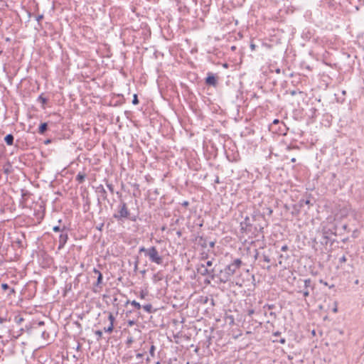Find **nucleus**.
Listing matches in <instances>:
<instances>
[{"instance_id": "obj_1", "label": "nucleus", "mask_w": 364, "mask_h": 364, "mask_svg": "<svg viewBox=\"0 0 364 364\" xmlns=\"http://www.w3.org/2000/svg\"><path fill=\"white\" fill-rule=\"evenodd\" d=\"M242 261L240 259H236L228 265L223 270H220L219 274V279L222 283H226L228 282L231 277L236 272V271L240 267Z\"/></svg>"}, {"instance_id": "obj_2", "label": "nucleus", "mask_w": 364, "mask_h": 364, "mask_svg": "<svg viewBox=\"0 0 364 364\" xmlns=\"http://www.w3.org/2000/svg\"><path fill=\"white\" fill-rule=\"evenodd\" d=\"M139 252H144V255L147 257L151 262L156 264H161L163 262V257L161 256L156 247L151 246L149 248L141 247Z\"/></svg>"}, {"instance_id": "obj_3", "label": "nucleus", "mask_w": 364, "mask_h": 364, "mask_svg": "<svg viewBox=\"0 0 364 364\" xmlns=\"http://www.w3.org/2000/svg\"><path fill=\"white\" fill-rule=\"evenodd\" d=\"M130 213L126 203L121 202L117 207V211L113 215V217L118 221L129 218L132 221H136V217H129Z\"/></svg>"}, {"instance_id": "obj_4", "label": "nucleus", "mask_w": 364, "mask_h": 364, "mask_svg": "<svg viewBox=\"0 0 364 364\" xmlns=\"http://www.w3.org/2000/svg\"><path fill=\"white\" fill-rule=\"evenodd\" d=\"M197 272L198 274L203 276L209 275L213 279L215 278V269L206 267L204 263H201L198 266Z\"/></svg>"}, {"instance_id": "obj_5", "label": "nucleus", "mask_w": 364, "mask_h": 364, "mask_svg": "<svg viewBox=\"0 0 364 364\" xmlns=\"http://www.w3.org/2000/svg\"><path fill=\"white\" fill-rule=\"evenodd\" d=\"M304 289L302 291H299L298 293L302 294L303 296L305 298H306L310 294L309 289L314 290L315 289V284L312 282L311 279H304Z\"/></svg>"}, {"instance_id": "obj_6", "label": "nucleus", "mask_w": 364, "mask_h": 364, "mask_svg": "<svg viewBox=\"0 0 364 364\" xmlns=\"http://www.w3.org/2000/svg\"><path fill=\"white\" fill-rule=\"evenodd\" d=\"M240 229L242 232H252V225L250 223V219L249 217H245L244 220L240 223Z\"/></svg>"}, {"instance_id": "obj_7", "label": "nucleus", "mask_w": 364, "mask_h": 364, "mask_svg": "<svg viewBox=\"0 0 364 364\" xmlns=\"http://www.w3.org/2000/svg\"><path fill=\"white\" fill-rule=\"evenodd\" d=\"M68 238V236L67 230L64 227L63 229L62 230L61 234L59 236L58 247V250L62 249L65 246V245L67 242Z\"/></svg>"}, {"instance_id": "obj_8", "label": "nucleus", "mask_w": 364, "mask_h": 364, "mask_svg": "<svg viewBox=\"0 0 364 364\" xmlns=\"http://www.w3.org/2000/svg\"><path fill=\"white\" fill-rule=\"evenodd\" d=\"M108 319L109 321V325L107 327L104 328V331L106 333H111L113 331L114 328V322L115 321V317L112 313L109 314Z\"/></svg>"}, {"instance_id": "obj_9", "label": "nucleus", "mask_w": 364, "mask_h": 364, "mask_svg": "<svg viewBox=\"0 0 364 364\" xmlns=\"http://www.w3.org/2000/svg\"><path fill=\"white\" fill-rule=\"evenodd\" d=\"M205 83L208 85L215 87L218 83L216 77L211 73H208V76L205 78Z\"/></svg>"}, {"instance_id": "obj_10", "label": "nucleus", "mask_w": 364, "mask_h": 364, "mask_svg": "<svg viewBox=\"0 0 364 364\" xmlns=\"http://www.w3.org/2000/svg\"><path fill=\"white\" fill-rule=\"evenodd\" d=\"M96 191L103 200H106L107 198V191L102 185L97 186Z\"/></svg>"}, {"instance_id": "obj_11", "label": "nucleus", "mask_w": 364, "mask_h": 364, "mask_svg": "<svg viewBox=\"0 0 364 364\" xmlns=\"http://www.w3.org/2000/svg\"><path fill=\"white\" fill-rule=\"evenodd\" d=\"M44 326L43 321H38V322H33L32 324V328L37 330L39 328L38 333L41 334V331H43L44 330L41 329V327Z\"/></svg>"}, {"instance_id": "obj_12", "label": "nucleus", "mask_w": 364, "mask_h": 364, "mask_svg": "<svg viewBox=\"0 0 364 364\" xmlns=\"http://www.w3.org/2000/svg\"><path fill=\"white\" fill-rule=\"evenodd\" d=\"M14 140V137L11 134H9L4 137V141L6 143V144L9 146L13 145Z\"/></svg>"}, {"instance_id": "obj_13", "label": "nucleus", "mask_w": 364, "mask_h": 364, "mask_svg": "<svg viewBox=\"0 0 364 364\" xmlns=\"http://www.w3.org/2000/svg\"><path fill=\"white\" fill-rule=\"evenodd\" d=\"M1 287L4 291L9 290V293L8 294L9 296L15 293L14 289L10 288L6 283H3Z\"/></svg>"}, {"instance_id": "obj_14", "label": "nucleus", "mask_w": 364, "mask_h": 364, "mask_svg": "<svg viewBox=\"0 0 364 364\" xmlns=\"http://www.w3.org/2000/svg\"><path fill=\"white\" fill-rule=\"evenodd\" d=\"M48 129V124L46 122L41 123L38 128V132L41 134H43Z\"/></svg>"}, {"instance_id": "obj_15", "label": "nucleus", "mask_w": 364, "mask_h": 364, "mask_svg": "<svg viewBox=\"0 0 364 364\" xmlns=\"http://www.w3.org/2000/svg\"><path fill=\"white\" fill-rule=\"evenodd\" d=\"M85 177H86L85 173H82V172H80V173H78V174L76 176V181H77L79 183H82L85 181Z\"/></svg>"}, {"instance_id": "obj_16", "label": "nucleus", "mask_w": 364, "mask_h": 364, "mask_svg": "<svg viewBox=\"0 0 364 364\" xmlns=\"http://www.w3.org/2000/svg\"><path fill=\"white\" fill-rule=\"evenodd\" d=\"M94 272L97 274V285L98 286L102 282V274L99 270L96 269H94Z\"/></svg>"}, {"instance_id": "obj_17", "label": "nucleus", "mask_w": 364, "mask_h": 364, "mask_svg": "<svg viewBox=\"0 0 364 364\" xmlns=\"http://www.w3.org/2000/svg\"><path fill=\"white\" fill-rule=\"evenodd\" d=\"M23 321H24V318L20 314H18V315L15 316V317H14V321L18 325L21 324L22 322H23Z\"/></svg>"}, {"instance_id": "obj_18", "label": "nucleus", "mask_w": 364, "mask_h": 364, "mask_svg": "<svg viewBox=\"0 0 364 364\" xmlns=\"http://www.w3.org/2000/svg\"><path fill=\"white\" fill-rule=\"evenodd\" d=\"M350 210V206L348 205H345L343 208V209L341 210V215L342 216H346L348 214V212Z\"/></svg>"}, {"instance_id": "obj_19", "label": "nucleus", "mask_w": 364, "mask_h": 364, "mask_svg": "<svg viewBox=\"0 0 364 364\" xmlns=\"http://www.w3.org/2000/svg\"><path fill=\"white\" fill-rule=\"evenodd\" d=\"M163 279V277L162 275L160 274V272H158L156 274H155L153 277V280L154 282H157L159 281H161Z\"/></svg>"}, {"instance_id": "obj_20", "label": "nucleus", "mask_w": 364, "mask_h": 364, "mask_svg": "<svg viewBox=\"0 0 364 364\" xmlns=\"http://www.w3.org/2000/svg\"><path fill=\"white\" fill-rule=\"evenodd\" d=\"M129 303H130L131 305L134 306L136 309H140L141 308V304L139 302L136 301L135 300L132 301H127V304Z\"/></svg>"}, {"instance_id": "obj_21", "label": "nucleus", "mask_w": 364, "mask_h": 364, "mask_svg": "<svg viewBox=\"0 0 364 364\" xmlns=\"http://www.w3.org/2000/svg\"><path fill=\"white\" fill-rule=\"evenodd\" d=\"M144 310L145 311H146L147 313H151L152 312V305L150 304H146V305H144L143 306H141Z\"/></svg>"}, {"instance_id": "obj_22", "label": "nucleus", "mask_w": 364, "mask_h": 364, "mask_svg": "<svg viewBox=\"0 0 364 364\" xmlns=\"http://www.w3.org/2000/svg\"><path fill=\"white\" fill-rule=\"evenodd\" d=\"M155 350H156L155 346L151 345L149 348V355L151 357L154 358L155 356Z\"/></svg>"}, {"instance_id": "obj_23", "label": "nucleus", "mask_w": 364, "mask_h": 364, "mask_svg": "<svg viewBox=\"0 0 364 364\" xmlns=\"http://www.w3.org/2000/svg\"><path fill=\"white\" fill-rule=\"evenodd\" d=\"M262 257L263 261L265 262L269 263L271 261L269 255H267L264 252L262 254Z\"/></svg>"}, {"instance_id": "obj_24", "label": "nucleus", "mask_w": 364, "mask_h": 364, "mask_svg": "<svg viewBox=\"0 0 364 364\" xmlns=\"http://www.w3.org/2000/svg\"><path fill=\"white\" fill-rule=\"evenodd\" d=\"M38 101L42 103L43 105L46 104L47 102V99L44 97L42 95H40L38 98Z\"/></svg>"}, {"instance_id": "obj_25", "label": "nucleus", "mask_w": 364, "mask_h": 364, "mask_svg": "<svg viewBox=\"0 0 364 364\" xmlns=\"http://www.w3.org/2000/svg\"><path fill=\"white\" fill-rule=\"evenodd\" d=\"M95 334L97 336V341H100L102 338V331L100 330H97V331H95Z\"/></svg>"}, {"instance_id": "obj_26", "label": "nucleus", "mask_w": 364, "mask_h": 364, "mask_svg": "<svg viewBox=\"0 0 364 364\" xmlns=\"http://www.w3.org/2000/svg\"><path fill=\"white\" fill-rule=\"evenodd\" d=\"M41 337L43 339H47L49 338V333L47 332L46 330H44L43 331H41Z\"/></svg>"}, {"instance_id": "obj_27", "label": "nucleus", "mask_w": 364, "mask_h": 364, "mask_svg": "<svg viewBox=\"0 0 364 364\" xmlns=\"http://www.w3.org/2000/svg\"><path fill=\"white\" fill-rule=\"evenodd\" d=\"M205 267H208V268H212V266L213 264V259L212 260H208L207 262H205V263H204Z\"/></svg>"}, {"instance_id": "obj_28", "label": "nucleus", "mask_w": 364, "mask_h": 364, "mask_svg": "<svg viewBox=\"0 0 364 364\" xmlns=\"http://www.w3.org/2000/svg\"><path fill=\"white\" fill-rule=\"evenodd\" d=\"M199 243L200 245L203 247H207V242H206V240L203 239L202 237H200V241H199Z\"/></svg>"}, {"instance_id": "obj_29", "label": "nucleus", "mask_w": 364, "mask_h": 364, "mask_svg": "<svg viewBox=\"0 0 364 364\" xmlns=\"http://www.w3.org/2000/svg\"><path fill=\"white\" fill-rule=\"evenodd\" d=\"M134 341V340L133 337H132V336H129V337L127 338V345L128 346H131V344H132Z\"/></svg>"}, {"instance_id": "obj_30", "label": "nucleus", "mask_w": 364, "mask_h": 364, "mask_svg": "<svg viewBox=\"0 0 364 364\" xmlns=\"http://www.w3.org/2000/svg\"><path fill=\"white\" fill-rule=\"evenodd\" d=\"M132 104L135 105L139 104V100L137 97V95L136 94H134L133 96Z\"/></svg>"}, {"instance_id": "obj_31", "label": "nucleus", "mask_w": 364, "mask_h": 364, "mask_svg": "<svg viewBox=\"0 0 364 364\" xmlns=\"http://www.w3.org/2000/svg\"><path fill=\"white\" fill-rule=\"evenodd\" d=\"M106 185H107V187L108 188L109 191L112 193H114V186H113V185H112V184H111V183H107V182Z\"/></svg>"}, {"instance_id": "obj_32", "label": "nucleus", "mask_w": 364, "mask_h": 364, "mask_svg": "<svg viewBox=\"0 0 364 364\" xmlns=\"http://www.w3.org/2000/svg\"><path fill=\"white\" fill-rule=\"evenodd\" d=\"M274 307H275L274 304H265L263 306V309H267L269 310H271V309H273Z\"/></svg>"}, {"instance_id": "obj_33", "label": "nucleus", "mask_w": 364, "mask_h": 364, "mask_svg": "<svg viewBox=\"0 0 364 364\" xmlns=\"http://www.w3.org/2000/svg\"><path fill=\"white\" fill-rule=\"evenodd\" d=\"M347 261V258L345 255L342 256L340 259H339V262L341 264H343V263H345Z\"/></svg>"}, {"instance_id": "obj_34", "label": "nucleus", "mask_w": 364, "mask_h": 364, "mask_svg": "<svg viewBox=\"0 0 364 364\" xmlns=\"http://www.w3.org/2000/svg\"><path fill=\"white\" fill-rule=\"evenodd\" d=\"M43 18V14H41V15H38L36 17V20L39 23L42 19Z\"/></svg>"}, {"instance_id": "obj_35", "label": "nucleus", "mask_w": 364, "mask_h": 364, "mask_svg": "<svg viewBox=\"0 0 364 364\" xmlns=\"http://www.w3.org/2000/svg\"><path fill=\"white\" fill-rule=\"evenodd\" d=\"M127 323L129 326H132L136 323V322L134 320H129L128 321Z\"/></svg>"}, {"instance_id": "obj_36", "label": "nucleus", "mask_w": 364, "mask_h": 364, "mask_svg": "<svg viewBox=\"0 0 364 364\" xmlns=\"http://www.w3.org/2000/svg\"><path fill=\"white\" fill-rule=\"evenodd\" d=\"M254 313H255L254 309H249V310L247 311V315H248L249 316H252L254 314Z\"/></svg>"}, {"instance_id": "obj_37", "label": "nucleus", "mask_w": 364, "mask_h": 364, "mask_svg": "<svg viewBox=\"0 0 364 364\" xmlns=\"http://www.w3.org/2000/svg\"><path fill=\"white\" fill-rule=\"evenodd\" d=\"M269 316H270L271 317H272L274 319H276V318H277V314H276V313H274V312H273V311H271V312L269 313Z\"/></svg>"}, {"instance_id": "obj_38", "label": "nucleus", "mask_w": 364, "mask_h": 364, "mask_svg": "<svg viewBox=\"0 0 364 364\" xmlns=\"http://www.w3.org/2000/svg\"><path fill=\"white\" fill-rule=\"evenodd\" d=\"M289 247L287 245H283L282 247H281V250L283 251V252H285L287 250H288Z\"/></svg>"}, {"instance_id": "obj_39", "label": "nucleus", "mask_w": 364, "mask_h": 364, "mask_svg": "<svg viewBox=\"0 0 364 364\" xmlns=\"http://www.w3.org/2000/svg\"><path fill=\"white\" fill-rule=\"evenodd\" d=\"M143 356H144V353H137V354L136 355V358H138V359H141V358H143Z\"/></svg>"}, {"instance_id": "obj_40", "label": "nucleus", "mask_w": 364, "mask_h": 364, "mask_svg": "<svg viewBox=\"0 0 364 364\" xmlns=\"http://www.w3.org/2000/svg\"><path fill=\"white\" fill-rule=\"evenodd\" d=\"M215 242L214 241H211V242H209V246H210L211 248H213V247H215Z\"/></svg>"}, {"instance_id": "obj_41", "label": "nucleus", "mask_w": 364, "mask_h": 364, "mask_svg": "<svg viewBox=\"0 0 364 364\" xmlns=\"http://www.w3.org/2000/svg\"><path fill=\"white\" fill-rule=\"evenodd\" d=\"M6 321V318L0 317V324L4 323Z\"/></svg>"}, {"instance_id": "obj_42", "label": "nucleus", "mask_w": 364, "mask_h": 364, "mask_svg": "<svg viewBox=\"0 0 364 364\" xmlns=\"http://www.w3.org/2000/svg\"><path fill=\"white\" fill-rule=\"evenodd\" d=\"M16 242L18 244V247H21L22 246L21 240L17 239Z\"/></svg>"}, {"instance_id": "obj_43", "label": "nucleus", "mask_w": 364, "mask_h": 364, "mask_svg": "<svg viewBox=\"0 0 364 364\" xmlns=\"http://www.w3.org/2000/svg\"><path fill=\"white\" fill-rule=\"evenodd\" d=\"M256 48V46L254 43L250 44V48L252 50H255Z\"/></svg>"}, {"instance_id": "obj_44", "label": "nucleus", "mask_w": 364, "mask_h": 364, "mask_svg": "<svg viewBox=\"0 0 364 364\" xmlns=\"http://www.w3.org/2000/svg\"><path fill=\"white\" fill-rule=\"evenodd\" d=\"M53 230H54L55 232L60 231V227H59V226H55V227L53 228Z\"/></svg>"}, {"instance_id": "obj_45", "label": "nucleus", "mask_w": 364, "mask_h": 364, "mask_svg": "<svg viewBox=\"0 0 364 364\" xmlns=\"http://www.w3.org/2000/svg\"><path fill=\"white\" fill-rule=\"evenodd\" d=\"M302 202H303V203H305V204H306V205H310V204H311V203H310V200H302Z\"/></svg>"}, {"instance_id": "obj_46", "label": "nucleus", "mask_w": 364, "mask_h": 364, "mask_svg": "<svg viewBox=\"0 0 364 364\" xmlns=\"http://www.w3.org/2000/svg\"><path fill=\"white\" fill-rule=\"evenodd\" d=\"M145 295H146V294H145L144 291H141V292L140 293V297H141V299H144V298L145 297Z\"/></svg>"}, {"instance_id": "obj_47", "label": "nucleus", "mask_w": 364, "mask_h": 364, "mask_svg": "<svg viewBox=\"0 0 364 364\" xmlns=\"http://www.w3.org/2000/svg\"><path fill=\"white\" fill-rule=\"evenodd\" d=\"M320 282L325 286H328V283L326 282H323L322 279L320 280Z\"/></svg>"}, {"instance_id": "obj_48", "label": "nucleus", "mask_w": 364, "mask_h": 364, "mask_svg": "<svg viewBox=\"0 0 364 364\" xmlns=\"http://www.w3.org/2000/svg\"><path fill=\"white\" fill-rule=\"evenodd\" d=\"M290 94H291L292 96H294V95H295L296 94V90H292V91H291V92H290Z\"/></svg>"}, {"instance_id": "obj_49", "label": "nucleus", "mask_w": 364, "mask_h": 364, "mask_svg": "<svg viewBox=\"0 0 364 364\" xmlns=\"http://www.w3.org/2000/svg\"><path fill=\"white\" fill-rule=\"evenodd\" d=\"M188 204L189 203H188V201H185V202L183 203V205H184V206H187V205H188Z\"/></svg>"}, {"instance_id": "obj_50", "label": "nucleus", "mask_w": 364, "mask_h": 364, "mask_svg": "<svg viewBox=\"0 0 364 364\" xmlns=\"http://www.w3.org/2000/svg\"><path fill=\"white\" fill-rule=\"evenodd\" d=\"M333 312L334 313H336L338 311V309H337V306H336L333 309Z\"/></svg>"}, {"instance_id": "obj_51", "label": "nucleus", "mask_w": 364, "mask_h": 364, "mask_svg": "<svg viewBox=\"0 0 364 364\" xmlns=\"http://www.w3.org/2000/svg\"><path fill=\"white\" fill-rule=\"evenodd\" d=\"M150 360H151V359H150V358H149V357H147V358H146V363H149V362H150Z\"/></svg>"}, {"instance_id": "obj_52", "label": "nucleus", "mask_w": 364, "mask_h": 364, "mask_svg": "<svg viewBox=\"0 0 364 364\" xmlns=\"http://www.w3.org/2000/svg\"><path fill=\"white\" fill-rule=\"evenodd\" d=\"M280 343H285V339L284 338H282L280 340Z\"/></svg>"}, {"instance_id": "obj_53", "label": "nucleus", "mask_w": 364, "mask_h": 364, "mask_svg": "<svg viewBox=\"0 0 364 364\" xmlns=\"http://www.w3.org/2000/svg\"><path fill=\"white\" fill-rule=\"evenodd\" d=\"M291 161L293 162V163L296 162V159L295 158H292L291 159Z\"/></svg>"}, {"instance_id": "obj_54", "label": "nucleus", "mask_w": 364, "mask_h": 364, "mask_svg": "<svg viewBox=\"0 0 364 364\" xmlns=\"http://www.w3.org/2000/svg\"><path fill=\"white\" fill-rule=\"evenodd\" d=\"M258 255H259V253L257 252V253H256V255H255V258H257Z\"/></svg>"}, {"instance_id": "obj_55", "label": "nucleus", "mask_w": 364, "mask_h": 364, "mask_svg": "<svg viewBox=\"0 0 364 364\" xmlns=\"http://www.w3.org/2000/svg\"><path fill=\"white\" fill-rule=\"evenodd\" d=\"M278 122H279V121H278V119H275V120L274 121V124H277V123H278Z\"/></svg>"}, {"instance_id": "obj_56", "label": "nucleus", "mask_w": 364, "mask_h": 364, "mask_svg": "<svg viewBox=\"0 0 364 364\" xmlns=\"http://www.w3.org/2000/svg\"><path fill=\"white\" fill-rule=\"evenodd\" d=\"M288 358H289V360H291L293 358H292V356H291V355H288Z\"/></svg>"}, {"instance_id": "obj_57", "label": "nucleus", "mask_w": 364, "mask_h": 364, "mask_svg": "<svg viewBox=\"0 0 364 364\" xmlns=\"http://www.w3.org/2000/svg\"><path fill=\"white\" fill-rule=\"evenodd\" d=\"M323 237H324V239H326V240H328V237H327V236H326V235H325Z\"/></svg>"}, {"instance_id": "obj_58", "label": "nucleus", "mask_w": 364, "mask_h": 364, "mask_svg": "<svg viewBox=\"0 0 364 364\" xmlns=\"http://www.w3.org/2000/svg\"><path fill=\"white\" fill-rule=\"evenodd\" d=\"M270 267H271L270 266H268V267H267V269L268 270H269V269H270Z\"/></svg>"}, {"instance_id": "obj_59", "label": "nucleus", "mask_w": 364, "mask_h": 364, "mask_svg": "<svg viewBox=\"0 0 364 364\" xmlns=\"http://www.w3.org/2000/svg\"><path fill=\"white\" fill-rule=\"evenodd\" d=\"M334 287V285H331V286H329V288H333Z\"/></svg>"}]
</instances>
